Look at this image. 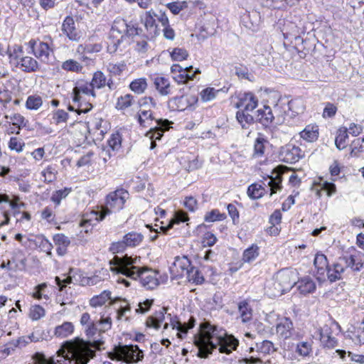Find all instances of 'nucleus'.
<instances>
[{
	"label": "nucleus",
	"mask_w": 364,
	"mask_h": 364,
	"mask_svg": "<svg viewBox=\"0 0 364 364\" xmlns=\"http://www.w3.org/2000/svg\"><path fill=\"white\" fill-rule=\"evenodd\" d=\"M94 355L95 350L83 339L77 337L65 341L56 358L48 364H87Z\"/></svg>",
	"instance_id": "2"
},
{
	"label": "nucleus",
	"mask_w": 364,
	"mask_h": 364,
	"mask_svg": "<svg viewBox=\"0 0 364 364\" xmlns=\"http://www.w3.org/2000/svg\"><path fill=\"white\" fill-rule=\"evenodd\" d=\"M299 292L304 295L313 293L316 288V283L309 277H305L297 282L296 284Z\"/></svg>",
	"instance_id": "26"
},
{
	"label": "nucleus",
	"mask_w": 364,
	"mask_h": 364,
	"mask_svg": "<svg viewBox=\"0 0 364 364\" xmlns=\"http://www.w3.org/2000/svg\"><path fill=\"white\" fill-rule=\"evenodd\" d=\"M256 346L257 351L263 354H269L277 350V349L274 348L273 343L268 340H264L259 343H257Z\"/></svg>",
	"instance_id": "57"
},
{
	"label": "nucleus",
	"mask_w": 364,
	"mask_h": 364,
	"mask_svg": "<svg viewBox=\"0 0 364 364\" xmlns=\"http://www.w3.org/2000/svg\"><path fill=\"white\" fill-rule=\"evenodd\" d=\"M256 122L261 124L264 127H269L274 122V115L272 109L268 105H264L255 112Z\"/></svg>",
	"instance_id": "15"
},
{
	"label": "nucleus",
	"mask_w": 364,
	"mask_h": 364,
	"mask_svg": "<svg viewBox=\"0 0 364 364\" xmlns=\"http://www.w3.org/2000/svg\"><path fill=\"white\" fill-rule=\"evenodd\" d=\"M291 274L287 271H280L277 274V286L282 285L285 292L290 291L292 287L296 284L294 281L291 279Z\"/></svg>",
	"instance_id": "24"
},
{
	"label": "nucleus",
	"mask_w": 364,
	"mask_h": 364,
	"mask_svg": "<svg viewBox=\"0 0 364 364\" xmlns=\"http://www.w3.org/2000/svg\"><path fill=\"white\" fill-rule=\"evenodd\" d=\"M134 97L130 94L118 97L116 104V108L118 109H124L132 105Z\"/></svg>",
	"instance_id": "59"
},
{
	"label": "nucleus",
	"mask_w": 364,
	"mask_h": 364,
	"mask_svg": "<svg viewBox=\"0 0 364 364\" xmlns=\"http://www.w3.org/2000/svg\"><path fill=\"white\" fill-rule=\"evenodd\" d=\"M320 341L323 348H333L337 346V340L327 332H320Z\"/></svg>",
	"instance_id": "45"
},
{
	"label": "nucleus",
	"mask_w": 364,
	"mask_h": 364,
	"mask_svg": "<svg viewBox=\"0 0 364 364\" xmlns=\"http://www.w3.org/2000/svg\"><path fill=\"white\" fill-rule=\"evenodd\" d=\"M198 100L196 95L174 97L168 100V107L171 111L182 112L191 108Z\"/></svg>",
	"instance_id": "11"
},
{
	"label": "nucleus",
	"mask_w": 364,
	"mask_h": 364,
	"mask_svg": "<svg viewBox=\"0 0 364 364\" xmlns=\"http://www.w3.org/2000/svg\"><path fill=\"white\" fill-rule=\"evenodd\" d=\"M28 46L31 51L41 62L47 63L50 58V55L53 53V49L48 43L31 39L28 42Z\"/></svg>",
	"instance_id": "9"
},
{
	"label": "nucleus",
	"mask_w": 364,
	"mask_h": 364,
	"mask_svg": "<svg viewBox=\"0 0 364 364\" xmlns=\"http://www.w3.org/2000/svg\"><path fill=\"white\" fill-rule=\"evenodd\" d=\"M363 152H364V136L355 139L352 141L350 155L358 156V154Z\"/></svg>",
	"instance_id": "53"
},
{
	"label": "nucleus",
	"mask_w": 364,
	"mask_h": 364,
	"mask_svg": "<svg viewBox=\"0 0 364 364\" xmlns=\"http://www.w3.org/2000/svg\"><path fill=\"white\" fill-rule=\"evenodd\" d=\"M24 52L23 50V48L21 46L15 45L13 47L12 50L9 48L6 50V55H9L11 60H16V63L21 60V58L24 56Z\"/></svg>",
	"instance_id": "60"
},
{
	"label": "nucleus",
	"mask_w": 364,
	"mask_h": 364,
	"mask_svg": "<svg viewBox=\"0 0 364 364\" xmlns=\"http://www.w3.org/2000/svg\"><path fill=\"white\" fill-rule=\"evenodd\" d=\"M55 280L56 284L58 286L59 291H63V289L68 284H70L73 282L76 283L78 281H80L79 279L76 278L75 274H70V273H69L68 276L64 279H60L58 277H56Z\"/></svg>",
	"instance_id": "58"
},
{
	"label": "nucleus",
	"mask_w": 364,
	"mask_h": 364,
	"mask_svg": "<svg viewBox=\"0 0 364 364\" xmlns=\"http://www.w3.org/2000/svg\"><path fill=\"white\" fill-rule=\"evenodd\" d=\"M8 146L11 150L20 153L23 151L25 143L21 139L12 136L10 138Z\"/></svg>",
	"instance_id": "63"
},
{
	"label": "nucleus",
	"mask_w": 364,
	"mask_h": 364,
	"mask_svg": "<svg viewBox=\"0 0 364 364\" xmlns=\"http://www.w3.org/2000/svg\"><path fill=\"white\" fill-rule=\"evenodd\" d=\"M238 345V340L233 336H230L224 343L220 345L218 350L221 353L229 355L232 350H236Z\"/></svg>",
	"instance_id": "34"
},
{
	"label": "nucleus",
	"mask_w": 364,
	"mask_h": 364,
	"mask_svg": "<svg viewBox=\"0 0 364 364\" xmlns=\"http://www.w3.org/2000/svg\"><path fill=\"white\" fill-rule=\"evenodd\" d=\"M226 218L225 213H220L218 209H213L207 212L204 216V220L207 223L221 221Z\"/></svg>",
	"instance_id": "51"
},
{
	"label": "nucleus",
	"mask_w": 364,
	"mask_h": 364,
	"mask_svg": "<svg viewBox=\"0 0 364 364\" xmlns=\"http://www.w3.org/2000/svg\"><path fill=\"white\" fill-rule=\"evenodd\" d=\"M188 56V51L181 48H175L171 52V57L173 60L181 61L186 60Z\"/></svg>",
	"instance_id": "64"
},
{
	"label": "nucleus",
	"mask_w": 364,
	"mask_h": 364,
	"mask_svg": "<svg viewBox=\"0 0 364 364\" xmlns=\"http://www.w3.org/2000/svg\"><path fill=\"white\" fill-rule=\"evenodd\" d=\"M124 27H125L124 19H117L114 21L107 41V50L109 53H114L127 38L123 30Z\"/></svg>",
	"instance_id": "7"
},
{
	"label": "nucleus",
	"mask_w": 364,
	"mask_h": 364,
	"mask_svg": "<svg viewBox=\"0 0 364 364\" xmlns=\"http://www.w3.org/2000/svg\"><path fill=\"white\" fill-rule=\"evenodd\" d=\"M48 333V331L45 332V331L41 328H36L34 329L33 333L28 336V338L31 342H38L40 341L47 339Z\"/></svg>",
	"instance_id": "61"
},
{
	"label": "nucleus",
	"mask_w": 364,
	"mask_h": 364,
	"mask_svg": "<svg viewBox=\"0 0 364 364\" xmlns=\"http://www.w3.org/2000/svg\"><path fill=\"white\" fill-rule=\"evenodd\" d=\"M111 291L105 290L100 294L94 296L90 300V305L92 307L101 306L110 299Z\"/></svg>",
	"instance_id": "40"
},
{
	"label": "nucleus",
	"mask_w": 364,
	"mask_h": 364,
	"mask_svg": "<svg viewBox=\"0 0 364 364\" xmlns=\"http://www.w3.org/2000/svg\"><path fill=\"white\" fill-rule=\"evenodd\" d=\"M188 215L185 211L178 210L175 212L173 218L170 220L169 223L166 226H161L160 230L166 233L168 230L173 227L174 224L188 221Z\"/></svg>",
	"instance_id": "27"
},
{
	"label": "nucleus",
	"mask_w": 364,
	"mask_h": 364,
	"mask_svg": "<svg viewBox=\"0 0 364 364\" xmlns=\"http://www.w3.org/2000/svg\"><path fill=\"white\" fill-rule=\"evenodd\" d=\"M91 87L96 89H102L106 86L107 77L100 70L94 73L92 80Z\"/></svg>",
	"instance_id": "38"
},
{
	"label": "nucleus",
	"mask_w": 364,
	"mask_h": 364,
	"mask_svg": "<svg viewBox=\"0 0 364 364\" xmlns=\"http://www.w3.org/2000/svg\"><path fill=\"white\" fill-rule=\"evenodd\" d=\"M186 272V277L189 282L194 283L196 285L202 284L205 279L200 272L195 267H191Z\"/></svg>",
	"instance_id": "37"
},
{
	"label": "nucleus",
	"mask_w": 364,
	"mask_h": 364,
	"mask_svg": "<svg viewBox=\"0 0 364 364\" xmlns=\"http://www.w3.org/2000/svg\"><path fill=\"white\" fill-rule=\"evenodd\" d=\"M126 37H134L139 36L145 38L144 30L139 26L136 22L130 21L127 23L125 21V27L123 28Z\"/></svg>",
	"instance_id": "29"
},
{
	"label": "nucleus",
	"mask_w": 364,
	"mask_h": 364,
	"mask_svg": "<svg viewBox=\"0 0 364 364\" xmlns=\"http://www.w3.org/2000/svg\"><path fill=\"white\" fill-rule=\"evenodd\" d=\"M75 330V326L72 322L65 321L60 325L55 327L53 334L56 338H65L71 336Z\"/></svg>",
	"instance_id": "25"
},
{
	"label": "nucleus",
	"mask_w": 364,
	"mask_h": 364,
	"mask_svg": "<svg viewBox=\"0 0 364 364\" xmlns=\"http://www.w3.org/2000/svg\"><path fill=\"white\" fill-rule=\"evenodd\" d=\"M313 341L311 340L299 341L296 344V353L302 357H306L312 351Z\"/></svg>",
	"instance_id": "36"
},
{
	"label": "nucleus",
	"mask_w": 364,
	"mask_h": 364,
	"mask_svg": "<svg viewBox=\"0 0 364 364\" xmlns=\"http://www.w3.org/2000/svg\"><path fill=\"white\" fill-rule=\"evenodd\" d=\"M168 309V307L164 306L159 311H156L153 315L147 317L145 323L146 326L156 330L159 329L161 324L165 319V314H167Z\"/></svg>",
	"instance_id": "20"
},
{
	"label": "nucleus",
	"mask_w": 364,
	"mask_h": 364,
	"mask_svg": "<svg viewBox=\"0 0 364 364\" xmlns=\"http://www.w3.org/2000/svg\"><path fill=\"white\" fill-rule=\"evenodd\" d=\"M259 255V247L257 245H252L245 250L242 254V261L244 262H251Z\"/></svg>",
	"instance_id": "41"
},
{
	"label": "nucleus",
	"mask_w": 364,
	"mask_h": 364,
	"mask_svg": "<svg viewBox=\"0 0 364 364\" xmlns=\"http://www.w3.org/2000/svg\"><path fill=\"white\" fill-rule=\"evenodd\" d=\"M267 144H268V141L259 134L255 141L254 156H262L264 154L265 145Z\"/></svg>",
	"instance_id": "42"
},
{
	"label": "nucleus",
	"mask_w": 364,
	"mask_h": 364,
	"mask_svg": "<svg viewBox=\"0 0 364 364\" xmlns=\"http://www.w3.org/2000/svg\"><path fill=\"white\" fill-rule=\"evenodd\" d=\"M222 91L227 92V90H225L224 88L217 90L214 87L205 88L200 92V99L204 102L211 101L216 97L217 95L220 92Z\"/></svg>",
	"instance_id": "39"
},
{
	"label": "nucleus",
	"mask_w": 364,
	"mask_h": 364,
	"mask_svg": "<svg viewBox=\"0 0 364 364\" xmlns=\"http://www.w3.org/2000/svg\"><path fill=\"white\" fill-rule=\"evenodd\" d=\"M124 242L127 247H134L139 245L143 241L144 236L141 233L132 231L127 233L124 237Z\"/></svg>",
	"instance_id": "30"
},
{
	"label": "nucleus",
	"mask_w": 364,
	"mask_h": 364,
	"mask_svg": "<svg viewBox=\"0 0 364 364\" xmlns=\"http://www.w3.org/2000/svg\"><path fill=\"white\" fill-rule=\"evenodd\" d=\"M193 266L191 265V262L190 259L186 256H183L181 257H176V259L173 264V267L170 268L171 273L173 272V269L176 268L178 269V268L181 269V272L177 275H175L174 277H183L186 275L187 270L191 269Z\"/></svg>",
	"instance_id": "22"
},
{
	"label": "nucleus",
	"mask_w": 364,
	"mask_h": 364,
	"mask_svg": "<svg viewBox=\"0 0 364 364\" xmlns=\"http://www.w3.org/2000/svg\"><path fill=\"white\" fill-rule=\"evenodd\" d=\"M236 119L242 129H247L250 124L256 122L255 115L249 114V111L239 110L236 113Z\"/></svg>",
	"instance_id": "28"
},
{
	"label": "nucleus",
	"mask_w": 364,
	"mask_h": 364,
	"mask_svg": "<svg viewBox=\"0 0 364 364\" xmlns=\"http://www.w3.org/2000/svg\"><path fill=\"white\" fill-rule=\"evenodd\" d=\"M61 31L63 33L72 41L78 42L80 39V32L77 30L75 21L70 16H68L65 18L62 24Z\"/></svg>",
	"instance_id": "16"
},
{
	"label": "nucleus",
	"mask_w": 364,
	"mask_h": 364,
	"mask_svg": "<svg viewBox=\"0 0 364 364\" xmlns=\"http://www.w3.org/2000/svg\"><path fill=\"white\" fill-rule=\"evenodd\" d=\"M9 259L14 268V272L26 270V257L24 252L20 249H14Z\"/></svg>",
	"instance_id": "18"
},
{
	"label": "nucleus",
	"mask_w": 364,
	"mask_h": 364,
	"mask_svg": "<svg viewBox=\"0 0 364 364\" xmlns=\"http://www.w3.org/2000/svg\"><path fill=\"white\" fill-rule=\"evenodd\" d=\"M345 269L343 262L340 261V257H338L337 262L331 266L329 265L326 269L328 279L331 282L341 279L342 278V274L344 272Z\"/></svg>",
	"instance_id": "21"
},
{
	"label": "nucleus",
	"mask_w": 364,
	"mask_h": 364,
	"mask_svg": "<svg viewBox=\"0 0 364 364\" xmlns=\"http://www.w3.org/2000/svg\"><path fill=\"white\" fill-rule=\"evenodd\" d=\"M147 87L146 79L139 78L133 80L130 85L129 88L135 93L141 94L144 92Z\"/></svg>",
	"instance_id": "52"
},
{
	"label": "nucleus",
	"mask_w": 364,
	"mask_h": 364,
	"mask_svg": "<svg viewBox=\"0 0 364 364\" xmlns=\"http://www.w3.org/2000/svg\"><path fill=\"white\" fill-rule=\"evenodd\" d=\"M168 316L170 317V326L173 329L178 331L177 336L182 339L183 336L187 334V329L183 328V323H181L177 316L172 317L171 314H168Z\"/></svg>",
	"instance_id": "47"
},
{
	"label": "nucleus",
	"mask_w": 364,
	"mask_h": 364,
	"mask_svg": "<svg viewBox=\"0 0 364 364\" xmlns=\"http://www.w3.org/2000/svg\"><path fill=\"white\" fill-rule=\"evenodd\" d=\"M129 198V193L124 188H120L110 192L106 197L105 207L96 214V220L102 221L111 213H116L122 210L124 203Z\"/></svg>",
	"instance_id": "5"
},
{
	"label": "nucleus",
	"mask_w": 364,
	"mask_h": 364,
	"mask_svg": "<svg viewBox=\"0 0 364 364\" xmlns=\"http://www.w3.org/2000/svg\"><path fill=\"white\" fill-rule=\"evenodd\" d=\"M364 255L360 252L354 254H346L340 257V261L343 262L345 269L350 268L354 272H359L363 268V258Z\"/></svg>",
	"instance_id": "14"
},
{
	"label": "nucleus",
	"mask_w": 364,
	"mask_h": 364,
	"mask_svg": "<svg viewBox=\"0 0 364 364\" xmlns=\"http://www.w3.org/2000/svg\"><path fill=\"white\" fill-rule=\"evenodd\" d=\"M314 264L317 269V273L321 275L324 274L329 266L326 256L322 253L316 255Z\"/></svg>",
	"instance_id": "33"
},
{
	"label": "nucleus",
	"mask_w": 364,
	"mask_h": 364,
	"mask_svg": "<svg viewBox=\"0 0 364 364\" xmlns=\"http://www.w3.org/2000/svg\"><path fill=\"white\" fill-rule=\"evenodd\" d=\"M43 104L41 97L38 95H30L26 102V107L28 109H38Z\"/></svg>",
	"instance_id": "56"
},
{
	"label": "nucleus",
	"mask_w": 364,
	"mask_h": 364,
	"mask_svg": "<svg viewBox=\"0 0 364 364\" xmlns=\"http://www.w3.org/2000/svg\"><path fill=\"white\" fill-rule=\"evenodd\" d=\"M154 300L153 299H146L138 303L135 313L138 314H144L147 313L153 306Z\"/></svg>",
	"instance_id": "54"
},
{
	"label": "nucleus",
	"mask_w": 364,
	"mask_h": 364,
	"mask_svg": "<svg viewBox=\"0 0 364 364\" xmlns=\"http://www.w3.org/2000/svg\"><path fill=\"white\" fill-rule=\"evenodd\" d=\"M321 189L317 191L316 195L318 197H321V191H323L326 193L328 196H333L336 192V185L333 182H328L326 181H322L321 180Z\"/></svg>",
	"instance_id": "50"
},
{
	"label": "nucleus",
	"mask_w": 364,
	"mask_h": 364,
	"mask_svg": "<svg viewBox=\"0 0 364 364\" xmlns=\"http://www.w3.org/2000/svg\"><path fill=\"white\" fill-rule=\"evenodd\" d=\"M154 83L156 89L161 95H167L171 93L168 79L164 77H156L154 78Z\"/></svg>",
	"instance_id": "32"
},
{
	"label": "nucleus",
	"mask_w": 364,
	"mask_h": 364,
	"mask_svg": "<svg viewBox=\"0 0 364 364\" xmlns=\"http://www.w3.org/2000/svg\"><path fill=\"white\" fill-rule=\"evenodd\" d=\"M172 122L168 119H156V125L151 127L147 132L146 136L151 140L150 149H154L156 146V140H160L164 133L170 129V124Z\"/></svg>",
	"instance_id": "12"
},
{
	"label": "nucleus",
	"mask_w": 364,
	"mask_h": 364,
	"mask_svg": "<svg viewBox=\"0 0 364 364\" xmlns=\"http://www.w3.org/2000/svg\"><path fill=\"white\" fill-rule=\"evenodd\" d=\"M190 69H193L192 66H188L183 68L181 70V73H179L178 75L175 76L173 78L178 83H186L190 80H193L194 79V74L188 75V72Z\"/></svg>",
	"instance_id": "55"
},
{
	"label": "nucleus",
	"mask_w": 364,
	"mask_h": 364,
	"mask_svg": "<svg viewBox=\"0 0 364 364\" xmlns=\"http://www.w3.org/2000/svg\"><path fill=\"white\" fill-rule=\"evenodd\" d=\"M122 136L121 134L117 132L111 134L109 139L107 140L108 147L112 151H118L121 148Z\"/></svg>",
	"instance_id": "49"
},
{
	"label": "nucleus",
	"mask_w": 364,
	"mask_h": 364,
	"mask_svg": "<svg viewBox=\"0 0 364 364\" xmlns=\"http://www.w3.org/2000/svg\"><path fill=\"white\" fill-rule=\"evenodd\" d=\"M155 16L156 14L153 10H149L145 13L144 17L141 18L146 31V39H152L160 34V29L156 23Z\"/></svg>",
	"instance_id": "13"
},
{
	"label": "nucleus",
	"mask_w": 364,
	"mask_h": 364,
	"mask_svg": "<svg viewBox=\"0 0 364 364\" xmlns=\"http://www.w3.org/2000/svg\"><path fill=\"white\" fill-rule=\"evenodd\" d=\"M16 66H18L25 73H34L39 70L38 63L30 56H23L17 62Z\"/></svg>",
	"instance_id": "23"
},
{
	"label": "nucleus",
	"mask_w": 364,
	"mask_h": 364,
	"mask_svg": "<svg viewBox=\"0 0 364 364\" xmlns=\"http://www.w3.org/2000/svg\"><path fill=\"white\" fill-rule=\"evenodd\" d=\"M80 323L83 327L86 336L91 341H86L89 348L100 350L104 341L101 334L111 329L112 321L110 316H101L99 319H91L90 314L85 312L81 315Z\"/></svg>",
	"instance_id": "3"
},
{
	"label": "nucleus",
	"mask_w": 364,
	"mask_h": 364,
	"mask_svg": "<svg viewBox=\"0 0 364 364\" xmlns=\"http://www.w3.org/2000/svg\"><path fill=\"white\" fill-rule=\"evenodd\" d=\"M115 355L119 360L127 364L136 363L144 358V353L137 345H122L115 350Z\"/></svg>",
	"instance_id": "8"
},
{
	"label": "nucleus",
	"mask_w": 364,
	"mask_h": 364,
	"mask_svg": "<svg viewBox=\"0 0 364 364\" xmlns=\"http://www.w3.org/2000/svg\"><path fill=\"white\" fill-rule=\"evenodd\" d=\"M300 136L304 140L309 142L316 141L318 137V127L317 125H307L305 129L300 132Z\"/></svg>",
	"instance_id": "31"
},
{
	"label": "nucleus",
	"mask_w": 364,
	"mask_h": 364,
	"mask_svg": "<svg viewBox=\"0 0 364 364\" xmlns=\"http://www.w3.org/2000/svg\"><path fill=\"white\" fill-rule=\"evenodd\" d=\"M61 68L63 70L65 71L73 72L77 73H82V70L83 69L82 65L80 63L73 59H69L64 61L61 65Z\"/></svg>",
	"instance_id": "44"
},
{
	"label": "nucleus",
	"mask_w": 364,
	"mask_h": 364,
	"mask_svg": "<svg viewBox=\"0 0 364 364\" xmlns=\"http://www.w3.org/2000/svg\"><path fill=\"white\" fill-rule=\"evenodd\" d=\"M258 100L252 92L240 93L238 95V101L235 104L236 108L244 107L242 110L251 112L257 106Z\"/></svg>",
	"instance_id": "17"
},
{
	"label": "nucleus",
	"mask_w": 364,
	"mask_h": 364,
	"mask_svg": "<svg viewBox=\"0 0 364 364\" xmlns=\"http://www.w3.org/2000/svg\"><path fill=\"white\" fill-rule=\"evenodd\" d=\"M238 310L243 323L248 322L252 319V309L247 301L244 300L239 303Z\"/></svg>",
	"instance_id": "35"
},
{
	"label": "nucleus",
	"mask_w": 364,
	"mask_h": 364,
	"mask_svg": "<svg viewBox=\"0 0 364 364\" xmlns=\"http://www.w3.org/2000/svg\"><path fill=\"white\" fill-rule=\"evenodd\" d=\"M140 257L124 255L122 257L115 256L109 261L110 270L115 274H121L132 279H139L141 285L146 289L156 288L159 282L157 272L147 267H139L137 264Z\"/></svg>",
	"instance_id": "1"
},
{
	"label": "nucleus",
	"mask_w": 364,
	"mask_h": 364,
	"mask_svg": "<svg viewBox=\"0 0 364 364\" xmlns=\"http://www.w3.org/2000/svg\"><path fill=\"white\" fill-rule=\"evenodd\" d=\"M304 157V152L297 146L287 144L282 146L279 153L280 161L287 164H295Z\"/></svg>",
	"instance_id": "10"
},
{
	"label": "nucleus",
	"mask_w": 364,
	"mask_h": 364,
	"mask_svg": "<svg viewBox=\"0 0 364 364\" xmlns=\"http://www.w3.org/2000/svg\"><path fill=\"white\" fill-rule=\"evenodd\" d=\"M201 333L194 336V345L198 348L196 355L200 358H207L213 353V351L217 348L218 344L213 341V338H217L218 342H221L225 332L222 329H218L217 326L212 325L210 321H204L200 324Z\"/></svg>",
	"instance_id": "4"
},
{
	"label": "nucleus",
	"mask_w": 364,
	"mask_h": 364,
	"mask_svg": "<svg viewBox=\"0 0 364 364\" xmlns=\"http://www.w3.org/2000/svg\"><path fill=\"white\" fill-rule=\"evenodd\" d=\"M348 138L347 128H341L338 131V134L335 139V144L339 150L346 148L347 143L346 139Z\"/></svg>",
	"instance_id": "46"
},
{
	"label": "nucleus",
	"mask_w": 364,
	"mask_h": 364,
	"mask_svg": "<svg viewBox=\"0 0 364 364\" xmlns=\"http://www.w3.org/2000/svg\"><path fill=\"white\" fill-rule=\"evenodd\" d=\"M276 331L281 338L287 340L294 331L293 322L289 318L285 317L277 325Z\"/></svg>",
	"instance_id": "19"
},
{
	"label": "nucleus",
	"mask_w": 364,
	"mask_h": 364,
	"mask_svg": "<svg viewBox=\"0 0 364 364\" xmlns=\"http://www.w3.org/2000/svg\"><path fill=\"white\" fill-rule=\"evenodd\" d=\"M296 103V100L286 101L279 99L272 109L275 124H282L288 119H293L298 115L302 109L299 108Z\"/></svg>",
	"instance_id": "6"
},
{
	"label": "nucleus",
	"mask_w": 364,
	"mask_h": 364,
	"mask_svg": "<svg viewBox=\"0 0 364 364\" xmlns=\"http://www.w3.org/2000/svg\"><path fill=\"white\" fill-rule=\"evenodd\" d=\"M38 247L43 251L46 252L47 255H51V250L53 248L52 244L50 241L43 235L38 236L37 237Z\"/></svg>",
	"instance_id": "62"
},
{
	"label": "nucleus",
	"mask_w": 364,
	"mask_h": 364,
	"mask_svg": "<svg viewBox=\"0 0 364 364\" xmlns=\"http://www.w3.org/2000/svg\"><path fill=\"white\" fill-rule=\"evenodd\" d=\"M137 116L139 124L144 127L151 126L154 119L151 110H140Z\"/></svg>",
	"instance_id": "43"
},
{
	"label": "nucleus",
	"mask_w": 364,
	"mask_h": 364,
	"mask_svg": "<svg viewBox=\"0 0 364 364\" xmlns=\"http://www.w3.org/2000/svg\"><path fill=\"white\" fill-rule=\"evenodd\" d=\"M264 188L259 184L253 183L247 188V193L252 199H259L264 195Z\"/></svg>",
	"instance_id": "48"
}]
</instances>
